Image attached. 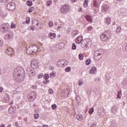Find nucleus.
I'll return each instance as SVG.
<instances>
[{
  "label": "nucleus",
  "mask_w": 127,
  "mask_h": 127,
  "mask_svg": "<svg viewBox=\"0 0 127 127\" xmlns=\"http://www.w3.org/2000/svg\"><path fill=\"white\" fill-rule=\"evenodd\" d=\"M24 72L23 68L20 66H17L13 72V78L17 83H20L24 80V76L22 75V73Z\"/></svg>",
  "instance_id": "f257e3e1"
},
{
  "label": "nucleus",
  "mask_w": 127,
  "mask_h": 127,
  "mask_svg": "<svg viewBox=\"0 0 127 127\" xmlns=\"http://www.w3.org/2000/svg\"><path fill=\"white\" fill-rule=\"evenodd\" d=\"M91 45H92V41L89 39L82 40L81 44V47L82 48H83V49H86V48L91 47Z\"/></svg>",
  "instance_id": "f03ea898"
},
{
  "label": "nucleus",
  "mask_w": 127,
  "mask_h": 127,
  "mask_svg": "<svg viewBox=\"0 0 127 127\" xmlns=\"http://www.w3.org/2000/svg\"><path fill=\"white\" fill-rule=\"evenodd\" d=\"M101 40L103 42H106L110 39V33L109 31H105L100 35Z\"/></svg>",
  "instance_id": "7ed1b4c3"
},
{
  "label": "nucleus",
  "mask_w": 127,
  "mask_h": 127,
  "mask_svg": "<svg viewBox=\"0 0 127 127\" xmlns=\"http://www.w3.org/2000/svg\"><path fill=\"white\" fill-rule=\"evenodd\" d=\"M37 50H38L37 46H32L27 48L26 52L27 54H34V53L37 52Z\"/></svg>",
  "instance_id": "20e7f679"
},
{
  "label": "nucleus",
  "mask_w": 127,
  "mask_h": 127,
  "mask_svg": "<svg viewBox=\"0 0 127 127\" xmlns=\"http://www.w3.org/2000/svg\"><path fill=\"white\" fill-rule=\"evenodd\" d=\"M102 55H103V52L101 50H97L94 54V58L96 61H99L101 60L102 58Z\"/></svg>",
  "instance_id": "39448f33"
},
{
  "label": "nucleus",
  "mask_w": 127,
  "mask_h": 127,
  "mask_svg": "<svg viewBox=\"0 0 127 127\" xmlns=\"http://www.w3.org/2000/svg\"><path fill=\"white\" fill-rule=\"evenodd\" d=\"M57 65H58L60 68H63L68 65V62L65 60H61L58 62Z\"/></svg>",
  "instance_id": "423d86ee"
},
{
  "label": "nucleus",
  "mask_w": 127,
  "mask_h": 127,
  "mask_svg": "<svg viewBox=\"0 0 127 127\" xmlns=\"http://www.w3.org/2000/svg\"><path fill=\"white\" fill-rule=\"evenodd\" d=\"M38 60L33 59L31 62V67L32 69H37L38 68Z\"/></svg>",
  "instance_id": "0eeeda50"
},
{
  "label": "nucleus",
  "mask_w": 127,
  "mask_h": 127,
  "mask_svg": "<svg viewBox=\"0 0 127 127\" xmlns=\"http://www.w3.org/2000/svg\"><path fill=\"white\" fill-rule=\"evenodd\" d=\"M9 30V26L8 25L3 24L1 26V31L3 33H5V32H8Z\"/></svg>",
  "instance_id": "6e6552de"
},
{
  "label": "nucleus",
  "mask_w": 127,
  "mask_h": 127,
  "mask_svg": "<svg viewBox=\"0 0 127 127\" xmlns=\"http://www.w3.org/2000/svg\"><path fill=\"white\" fill-rule=\"evenodd\" d=\"M69 11L68 5H64L61 8V12L62 13H66Z\"/></svg>",
  "instance_id": "1a4fd4ad"
},
{
  "label": "nucleus",
  "mask_w": 127,
  "mask_h": 127,
  "mask_svg": "<svg viewBox=\"0 0 127 127\" xmlns=\"http://www.w3.org/2000/svg\"><path fill=\"white\" fill-rule=\"evenodd\" d=\"M28 99L30 102H32V101L34 100L35 97H36V93L35 92H32L31 93L28 95Z\"/></svg>",
  "instance_id": "9d476101"
},
{
  "label": "nucleus",
  "mask_w": 127,
  "mask_h": 127,
  "mask_svg": "<svg viewBox=\"0 0 127 127\" xmlns=\"http://www.w3.org/2000/svg\"><path fill=\"white\" fill-rule=\"evenodd\" d=\"M7 8L9 10H14L15 9V4L13 2H10L7 4Z\"/></svg>",
  "instance_id": "9b49d317"
},
{
  "label": "nucleus",
  "mask_w": 127,
  "mask_h": 127,
  "mask_svg": "<svg viewBox=\"0 0 127 127\" xmlns=\"http://www.w3.org/2000/svg\"><path fill=\"white\" fill-rule=\"evenodd\" d=\"M13 37V33L12 32H8L4 37V39L6 40H9Z\"/></svg>",
  "instance_id": "f8f14e48"
},
{
  "label": "nucleus",
  "mask_w": 127,
  "mask_h": 127,
  "mask_svg": "<svg viewBox=\"0 0 127 127\" xmlns=\"http://www.w3.org/2000/svg\"><path fill=\"white\" fill-rule=\"evenodd\" d=\"M101 112H102V113H105V109H104V108H103V107L99 108H98V112H97V114H98L97 115L100 118H102V117H104V115Z\"/></svg>",
  "instance_id": "ddd939ff"
},
{
  "label": "nucleus",
  "mask_w": 127,
  "mask_h": 127,
  "mask_svg": "<svg viewBox=\"0 0 127 127\" xmlns=\"http://www.w3.org/2000/svg\"><path fill=\"white\" fill-rule=\"evenodd\" d=\"M26 72L29 77H32L35 75V71L33 70H30V68L27 69Z\"/></svg>",
  "instance_id": "4468645a"
},
{
  "label": "nucleus",
  "mask_w": 127,
  "mask_h": 127,
  "mask_svg": "<svg viewBox=\"0 0 127 127\" xmlns=\"http://www.w3.org/2000/svg\"><path fill=\"white\" fill-rule=\"evenodd\" d=\"M7 55H13L14 54V51L10 47L7 48Z\"/></svg>",
  "instance_id": "2eb2a0df"
},
{
  "label": "nucleus",
  "mask_w": 127,
  "mask_h": 127,
  "mask_svg": "<svg viewBox=\"0 0 127 127\" xmlns=\"http://www.w3.org/2000/svg\"><path fill=\"white\" fill-rule=\"evenodd\" d=\"M102 10L103 12H108V11H110V6L108 5H104L103 6Z\"/></svg>",
  "instance_id": "dca6fc26"
},
{
  "label": "nucleus",
  "mask_w": 127,
  "mask_h": 127,
  "mask_svg": "<svg viewBox=\"0 0 127 127\" xmlns=\"http://www.w3.org/2000/svg\"><path fill=\"white\" fill-rule=\"evenodd\" d=\"M89 73L96 75V74H97V67L93 66L90 70Z\"/></svg>",
  "instance_id": "f3484780"
},
{
  "label": "nucleus",
  "mask_w": 127,
  "mask_h": 127,
  "mask_svg": "<svg viewBox=\"0 0 127 127\" xmlns=\"http://www.w3.org/2000/svg\"><path fill=\"white\" fill-rule=\"evenodd\" d=\"M0 15L1 17H6L7 13L3 10H1V8H0Z\"/></svg>",
  "instance_id": "a211bd4d"
},
{
  "label": "nucleus",
  "mask_w": 127,
  "mask_h": 127,
  "mask_svg": "<svg viewBox=\"0 0 127 127\" xmlns=\"http://www.w3.org/2000/svg\"><path fill=\"white\" fill-rule=\"evenodd\" d=\"M118 107L114 106L111 109V113L112 114H117V112H118Z\"/></svg>",
  "instance_id": "6ab92c4d"
},
{
  "label": "nucleus",
  "mask_w": 127,
  "mask_h": 127,
  "mask_svg": "<svg viewBox=\"0 0 127 127\" xmlns=\"http://www.w3.org/2000/svg\"><path fill=\"white\" fill-rule=\"evenodd\" d=\"M3 100L4 103H9V97H8V95H5L4 97H3Z\"/></svg>",
  "instance_id": "aec40b11"
},
{
  "label": "nucleus",
  "mask_w": 127,
  "mask_h": 127,
  "mask_svg": "<svg viewBox=\"0 0 127 127\" xmlns=\"http://www.w3.org/2000/svg\"><path fill=\"white\" fill-rule=\"evenodd\" d=\"M83 40V37L82 36H79L78 37L75 41L76 43H77V44H79V43H81V42H82V41Z\"/></svg>",
  "instance_id": "412c9836"
},
{
  "label": "nucleus",
  "mask_w": 127,
  "mask_h": 127,
  "mask_svg": "<svg viewBox=\"0 0 127 127\" xmlns=\"http://www.w3.org/2000/svg\"><path fill=\"white\" fill-rule=\"evenodd\" d=\"M64 46H65V43L63 42L59 43L57 46V47H58L59 49H63V48H64Z\"/></svg>",
  "instance_id": "4be33fe9"
},
{
  "label": "nucleus",
  "mask_w": 127,
  "mask_h": 127,
  "mask_svg": "<svg viewBox=\"0 0 127 127\" xmlns=\"http://www.w3.org/2000/svg\"><path fill=\"white\" fill-rule=\"evenodd\" d=\"M48 37L50 39H54V38L56 37V34L54 33H50Z\"/></svg>",
  "instance_id": "5701e85b"
},
{
  "label": "nucleus",
  "mask_w": 127,
  "mask_h": 127,
  "mask_svg": "<svg viewBox=\"0 0 127 127\" xmlns=\"http://www.w3.org/2000/svg\"><path fill=\"white\" fill-rule=\"evenodd\" d=\"M111 22H112V19L111 17H108L106 19V23L108 25H110L111 24Z\"/></svg>",
  "instance_id": "b1692460"
},
{
  "label": "nucleus",
  "mask_w": 127,
  "mask_h": 127,
  "mask_svg": "<svg viewBox=\"0 0 127 127\" xmlns=\"http://www.w3.org/2000/svg\"><path fill=\"white\" fill-rule=\"evenodd\" d=\"M8 112H9V114H10V115H13L15 112L14 108H12V107L9 108Z\"/></svg>",
  "instance_id": "393cba45"
},
{
  "label": "nucleus",
  "mask_w": 127,
  "mask_h": 127,
  "mask_svg": "<svg viewBox=\"0 0 127 127\" xmlns=\"http://www.w3.org/2000/svg\"><path fill=\"white\" fill-rule=\"evenodd\" d=\"M76 119L78 121H79V122H81V121H82V120H83V116H82V115H81V114H77L76 115Z\"/></svg>",
  "instance_id": "a878e982"
},
{
  "label": "nucleus",
  "mask_w": 127,
  "mask_h": 127,
  "mask_svg": "<svg viewBox=\"0 0 127 127\" xmlns=\"http://www.w3.org/2000/svg\"><path fill=\"white\" fill-rule=\"evenodd\" d=\"M86 20L88 21L89 22H93V19L90 15H86L85 16Z\"/></svg>",
  "instance_id": "bb28decb"
},
{
  "label": "nucleus",
  "mask_w": 127,
  "mask_h": 127,
  "mask_svg": "<svg viewBox=\"0 0 127 127\" xmlns=\"http://www.w3.org/2000/svg\"><path fill=\"white\" fill-rule=\"evenodd\" d=\"M109 127H117V124H116V122L112 121V122H111Z\"/></svg>",
  "instance_id": "cd10ccee"
},
{
  "label": "nucleus",
  "mask_w": 127,
  "mask_h": 127,
  "mask_svg": "<svg viewBox=\"0 0 127 127\" xmlns=\"http://www.w3.org/2000/svg\"><path fill=\"white\" fill-rule=\"evenodd\" d=\"M17 92H19V93L22 92L23 91V88L22 86H19L18 88H16Z\"/></svg>",
  "instance_id": "c85d7f7f"
},
{
  "label": "nucleus",
  "mask_w": 127,
  "mask_h": 127,
  "mask_svg": "<svg viewBox=\"0 0 127 127\" xmlns=\"http://www.w3.org/2000/svg\"><path fill=\"white\" fill-rule=\"evenodd\" d=\"M122 91H119L117 94L118 99H121V98H122Z\"/></svg>",
  "instance_id": "c756f323"
},
{
  "label": "nucleus",
  "mask_w": 127,
  "mask_h": 127,
  "mask_svg": "<svg viewBox=\"0 0 127 127\" xmlns=\"http://www.w3.org/2000/svg\"><path fill=\"white\" fill-rule=\"evenodd\" d=\"M122 30V27L121 26H118L117 27L116 29V31L117 33H120L121 32V31Z\"/></svg>",
  "instance_id": "7c9ffc66"
},
{
  "label": "nucleus",
  "mask_w": 127,
  "mask_h": 127,
  "mask_svg": "<svg viewBox=\"0 0 127 127\" xmlns=\"http://www.w3.org/2000/svg\"><path fill=\"white\" fill-rule=\"evenodd\" d=\"M93 6L95 7H97L98 6V2L97 0H93Z\"/></svg>",
  "instance_id": "2f4dec72"
},
{
  "label": "nucleus",
  "mask_w": 127,
  "mask_h": 127,
  "mask_svg": "<svg viewBox=\"0 0 127 127\" xmlns=\"http://www.w3.org/2000/svg\"><path fill=\"white\" fill-rule=\"evenodd\" d=\"M26 4L28 5V6H31V5H32V1H27Z\"/></svg>",
  "instance_id": "473e14b6"
},
{
  "label": "nucleus",
  "mask_w": 127,
  "mask_h": 127,
  "mask_svg": "<svg viewBox=\"0 0 127 127\" xmlns=\"http://www.w3.org/2000/svg\"><path fill=\"white\" fill-rule=\"evenodd\" d=\"M83 82V79H80L78 81V86H82Z\"/></svg>",
  "instance_id": "72a5a7b5"
},
{
  "label": "nucleus",
  "mask_w": 127,
  "mask_h": 127,
  "mask_svg": "<svg viewBox=\"0 0 127 127\" xmlns=\"http://www.w3.org/2000/svg\"><path fill=\"white\" fill-rule=\"evenodd\" d=\"M38 118H39V114L38 113L34 115V119H35V120H37Z\"/></svg>",
  "instance_id": "f704fd0d"
},
{
  "label": "nucleus",
  "mask_w": 127,
  "mask_h": 127,
  "mask_svg": "<svg viewBox=\"0 0 127 127\" xmlns=\"http://www.w3.org/2000/svg\"><path fill=\"white\" fill-rule=\"evenodd\" d=\"M78 57L80 60H83V59H84V56H83V54H80L78 56Z\"/></svg>",
  "instance_id": "c9c22d12"
},
{
  "label": "nucleus",
  "mask_w": 127,
  "mask_h": 127,
  "mask_svg": "<svg viewBox=\"0 0 127 127\" xmlns=\"http://www.w3.org/2000/svg\"><path fill=\"white\" fill-rule=\"evenodd\" d=\"M44 78L45 79V80H47L48 79H49V74H45L44 75Z\"/></svg>",
  "instance_id": "e433bc0d"
},
{
  "label": "nucleus",
  "mask_w": 127,
  "mask_h": 127,
  "mask_svg": "<svg viewBox=\"0 0 127 127\" xmlns=\"http://www.w3.org/2000/svg\"><path fill=\"white\" fill-rule=\"evenodd\" d=\"M90 63H91V61L90 60V59H88L85 62V64H86V65H87V66H88V65H90Z\"/></svg>",
  "instance_id": "4c0bfd02"
},
{
  "label": "nucleus",
  "mask_w": 127,
  "mask_h": 127,
  "mask_svg": "<svg viewBox=\"0 0 127 127\" xmlns=\"http://www.w3.org/2000/svg\"><path fill=\"white\" fill-rule=\"evenodd\" d=\"M3 44V40H2V39H1V38H0V47H1V46H2Z\"/></svg>",
  "instance_id": "58836bf2"
},
{
  "label": "nucleus",
  "mask_w": 127,
  "mask_h": 127,
  "mask_svg": "<svg viewBox=\"0 0 127 127\" xmlns=\"http://www.w3.org/2000/svg\"><path fill=\"white\" fill-rule=\"evenodd\" d=\"M52 108L53 110H56V109H57V105H56V104L52 105Z\"/></svg>",
  "instance_id": "ea45409f"
},
{
  "label": "nucleus",
  "mask_w": 127,
  "mask_h": 127,
  "mask_svg": "<svg viewBox=\"0 0 127 127\" xmlns=\"http://www.w3.org/2000/svg\"><path fill=\"white\" fill-rule=\"evenodd\" d=\"M65 72H70L71 71V67H67L65 68Z\"/></svg>",
  "instance_id": "a19ab883"
},
{
  "label": "nucleus",
  "mask_w": 127,
  "mask_h": 127,
  "mask_svg": "<svg viewBox=\"0 0 127 127\" xmlns=\"http://www.w3.org/2000/svg\"><path fill=\"white\" fill-rule=\"evenodd\" d=\"M33 10H34V7H31L29 9L28 12H30V13L32 12Z\"/></svg>",
  "instance_id": "79ce46f5"
},
{
  "label": "nucleus",
  "mask_w": 127,
  "mask_h": 127,
  "mask_svg": "<svg viewBox=\"0 0 127 127\" xmlns=\"http://www.w3.org/2000/svg\"><path fill=\"white\" fill-rule=\"evenodd\" d=\"M38 22V21L36 19L33 20L32 21L33 25L34 26V25H35V24H36L37 22Z\"/></svg>",
  "instance_id": "37998d69"
},
{
  "label": "nucleus",
  "mask_w": 127,
  "mask_h": 127,
  "mask_svg": "<svg viewBox=\"0 0 127 127\" xmlns=\"http://www.w3.org/2000/svg\"><path fill=\"white\" fill-rule=\"evenodd\" d=\"M87 31H91V30H93V27L89 26L86 28Z\"/></svg>",
  "instance_id": "c03bdc74"
},
{
  "label": "nucleus",
  "mask_w": 127,
  "mask_h": 127,
  "mask_svg": "<svg viewBox=\"0 0 127 127\" xmlns=\"http://www.w3.org/2000/svg\"><path fill=\"white\" fill-rule=\"evenodd\" d=\"M89 113L90 114V115H92V114L94 113V108H90Z\"/></svg>",
  "instance_id": "a18cd8bd"
},
{
  "label": "nucleus",
  "mask_w": 127,
  "mask_h": 127,
  "mask_svg": "<svg viewBox=\"0 0 127 127\" xmlns=\"http://www.w3.org/2000/svg\"><path fill=\"white\" fill-rule=\"evenodd\" d=\"M26 20H28V21H26V23H27V24H29L30 22V18L27 17L26 18Z\"/></svg>",
  "instance_id": "49530a36"
},
{
  "label": "nucleus",
  "mask_w": 127,
  "mask_h": 127,
  "mask_svg": "<svg viewBox=\"0 0 127 127\" xmlns=\"http://www.w3.org/2000/svg\"><path fill=\"white\" fill-rule=\"evenodd\" d=\"M49 27H52L53 26V22L52 21H50L49 24Z\"/></svg>",
  "instance_id": "de8ad7c7"
},
{
  "label": "nucleus",
  "mask_w": 127,
  "mask_h": 127,
  "mask_svg": "<svg viewBox=\"0 0 127 127\" xmlns=\"http://www.w3.org/2000/svg\"><path fill=\"white\" fill-rule=\"evenodd\" d=\"M72 50H76V45L75 44V43L72 44Z\"/></svg>",
  "instance_id": "09e8293b"
},
{
  "label": "nucleus",
  "mask_w": 127,
  "mask_h": 127,
  "mask_svg": "<svg viewBox=\"0 0 127 127\" xmlns=\"http://www.w3.org/2000/svg\"><path fill=\"white\" fill-rule=\"evenodd\" d=\"M75 100L77 102H79V101H80V96H79V95H77L75 97Z\"/></svg>",
  "instance_id": "8fccbe9b"
},
{
  "label": "nucleus",
  "mask_w": 127,
  "mask_h": 127,
  "mask_svg": "<svg viewBox=\"0 0 127 127\" xmlns=\"http://www.w3.org/2000/svg\"><path fill=\"white\" fill-rule=\"evenodd\" d=\"M50 75L51 76V78L55 77V73L54 72H52L50 74Z\"/></svg>",
  "instance_id": "3c124183"
},
{
  "label": "nucleus",
  "mask_w": 127,
  "mask_h": 127,
  "mask_svg": "<svg viewBox=\"0 0 127 127\" xmlns=\"http://www.w3.org/2000/svg\"><path fill=\"white\" fill-rule=\"evenodd\" d=\"M51 3H52V1H49L47 2V6H50L51 5Z\"/></svg>",
  "instance_id": "603ef678"
},
{
  "label": "nucleus",
  "mask_w": 127,
  "mask_h": 127,
  "mask_svg": "<svg viewBox=\"0 0 127 127\" xmlns=\"http://www.w3.org/2000/svg\"><path fill=\"white\" fill-rule=\"evenodd\" d=\"M15 26H16V25H15V24H14V23H12V24H11L10 27H11V28H15Z\"/></svg>",
  "instance_id": "864d4df0"
},
{
  "label": "nucleus",
  "mask_w": 127,
  "mask_h": 127,
  "mask_svg": "<svg viewBox=\"0 0 127 127\" xmlns=\"http://www.w3.org/2000/svg\"><path fill=\"white\" fill-rule=\"evenodd\" d=\"M49 93H50V94H53L54 93V92L53 91V89L51 88H50L49 89Z\"/></svg>",
  "instance_id": "5fc2aeb1"
},
{
  "label": "nucleus",
  "mask_w": 127,
  "mask_h": 127,
  "mask_svg": "<svg viewBox=\"0 0 127 127\" xmlns=\"http://www.w3.org/2000/svg\"><path fill=\"white\" fill-rule=\"evenodd\" d=\"M43 84H48V83H49V80H44L43 81Z\"/></svg>",
  "instance_id": "6e6d98bb"
},
{
  "label": "nucleus",
  "mask_w": 127,
  "mask_h": 127,
  "mask_svg": "<svg viewBox=\"0 0 127 127\" xmlns=\"http://www.w3.org/2000/svg\"><path fill=\"white\" fill-rule=\"evenodd\" d=\"M95 82H96V83H99L100 82L99 78H95Z\"/></svg>",
  "instance_id": "4d7b16f0"
},
{
  "label": "nucleus",
  "mask_w": 127,
  "mask_h": 127,
  "mask_svg": "<svg viewBox=\"0 0 127 127\" xmlns=\"http://www.w3.org/2000/svg\"><path fill=\"white\" fill-rule=\"evenodd\" d=\"M8 0H0V2H7Z\"/></svg>",
  "instance_id": "13d9d810"
},
{
  "label": "nucleus",
  "mask_w": 127,
  "mask_h": 127,
  "mask_svg": "<svg viewBox=\"0 0 127 127\" xmlns=\"http://www.w3.org/2000/svg\"><path fill=\"white\" fill-rule=\"evenodd\" d=\"M43 77V74L41 73L40 75L38 76V79H40L41 78H42Z\"/></svg>",
  "instance_id": "bf43d9fd"
},
{
  "label": "nucleus",
  "mask_w": 127,
  "mask_h": 127,
  "mask_svg": "<svg viewBox=\"0 0 127 127\" xmlns=\"http://www.w3.org/2000/svg\"><path fill=\"white\" fill-rule=\"evenodd\" d=\"M83 6H84V7H87V6H88V3H85V2H84V3H83Z\"/></svg>",
  "instance_id": "052dcab7"
},
{
  "label": "nucleus",
  "mask_w": 127,
  "mask_h": 127,
  "mask_svg": "<svg viewBox=\"0 0 127 127\" xmlns=\"http://www.w3.org/2000/svg\"><path fill=\"white\" fill-rule=\"evenodd\" d=\"M66 33L68 34V33H70V29L68 28L66 31Z\"/></svg>",
  "instance_id": "680f3d73"
},
{
  "label": "nucleus",
  "mask_w": 127,
  "mask_h": 127,
  "mask_svg": "<svg viewBox=\"0 0 127 127\" xmlns=\"http://www.w3.org/2000/svg\"><path fill=\"white\" fill-rule=\"evenodd\" d=\"M33 89H37V85H35L34 86H32Z\"/></svg>",
  "instance_id": "e2e57ef3"
},
{
  "label": "nucleus",
  "mask_w": 127,
  "mask_h": 127,
  "mask_svg": "<svg viewBox=\"0 0 127 127\" xmlns=\"http://www.w3.org/2000/svg\"><path fill=\"white\" fill-rule=\"evenodd\" d=\"M2 91H3V88H2L1 87H0V93H1Z\"/></svg>",
  "instance_id": "0e129e2a"
},
{
  "label": "nucleus",
  "mask_w": 127,
  "mask_h": 127,
  "mask_svg": "<svg viewBox=\"0 0 127 127\" xmlns=\"http://www.w3.org/2000/svg\"><path fill=\"white\" fill-rule=\"evenodd\" d=\"M127 80H124L123 81V84L124 85H126V84H127Z\"/></svg>",
  "instance_id": "69168bd1"
},
{
  "label": "nucleus",
  "mask_w": 127,
  "mask_h": 127,
  "mask_svg": "<svg viewBox=\"0 0 127 127\" xmlns=\"http://www.w3.org/2000/svg\"><path fill=\"white\" fill-rule=\"evenodd\" d=\"M84 2L88 3V2H89V0H84Z\"/></svg>",
  "instance_id": "338daca9"
},
{
  "label": "nucleus",
  "mask_w": 127,
  "mask_h": 127,
  "mask_svg": "<svg viewBox=\"0 0 127 127\" xmlns=\"http://www.w3.org/2000/svg\"><path fill=\"white\" fill-rule=\"evenodd\" d=\"M0 127H5L4 124H2V125L0 126Z\"/></svg>",
  "instance_id": "774afa93"
}]
</instances>
